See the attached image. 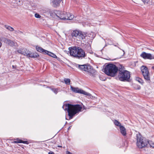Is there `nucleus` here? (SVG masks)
Returning <instances> with one entry per match:
<instances>
[{
  "instance_id": "nucleus-31",
  "label": "nucleus",
  "mask_w": 154,
  "mask_h": 154,
  "mask_svg": "<svg viewBox=\"0 0 154 154\" xmlns=\"http://www.w3.org/2000/svg\"><path fill=\"white\" fill-rule=\"evenodd\" d=\"M12 67H13V68L16 69V66L13 65L12 66Z\"/></svg>"
},
{
  "instance_id": "nucleus-11",
  "label": "nucleus",
  "mask_w": 154,
  "mask_h": 154,
  "mask_svg": "<svg viewBox=\"0 0 154 154\" xmlns=\"http://www.w3.org/2000/svg\"><path fill=\"white\" fill-rule=\"evenodd\" d=\"M25 51V56H26L28 58H38L39 57V55L37 53H33L27 49Z\"/></svg>"
},
{
  "instance_id": "nucleus-28",
  "label": "nucleus",
  "mask_w": 154,
  "mask_h": 154,
  "mask_svg": "<svg viewBox=\"0 0 154 154\" xmlns=\"http://www.w3.org/2000/svg\"><path fill=\"white\" fill-rule=\"evenodd\" d=\"M35 17L36 18H40L41 17V16L38 13H35Z\"/></svg>"
},
{
  "instance_id": "nucleus-22",
  "label": "nucleus",
  "mask_w": 154,
  "mask_h": 154,
  "mask_svg": "<svg viewBox=\"0 0 154 154\" xmlns=\"http://www.w3.org/2000/svg\"><path fill=\"white\" fill-rule=\"evenodd\" d=\"M136 80L141 84H143V81L142 79L139 77H137L136 78Z\"/></svg>"
},
{
  "instance_id": "nucleus-40",
  "label": "nucleus",
  "mask_w": 154,
  "mask_h": 154,
  "mask_svg": "<svg viewBox=\"0 0 154 154\" xmlns=\"http://www.w3.org/2000/svg\"><path fill=\"white\" fill-rule=\"evenodd\" d=\"M114 46H116V45H114Z\"/></svg>"
},
{
  "instance_id": "nucleus-3",
  "label": "nucleus",
  "mask_w": 154,
  "mask_h": 154,
  "mask_svg": "<svg viewBox=\"0 0 154 154\" xmlns=\"http://www.w3.org/2000/svg\"><path fill=\"white\" fill-rule=\"evenodd\" d=\"M118 67L116 65L109 64L105 66L104 72L107 75L112 77L114 76L118 71Z\"/></svg>"
},
{
  "instance_id": "nucleus-39",
  "label": "nucleus",
  "mask_w": 154,
  "mask_h": 154,
  "mask_svg": "<svg viewBox=\"0 0 154 154\" xmlns=\"http://www.w3.org/2000/svg\"><path fill=\"white\" fill-rule=\"evenodd\" d=\"M100 80H102V79H101V77H100Z\"/></svg>"
},
{
  "instance_id": "nucleus-14",
  "label": "nucleus",
  "mask_w": 154,
  "mask_h": 154,
  "mask_svg": "<svg viewBox=\"0 0 154 154\" xmlns=\"http://www.w3.org/2000/svg\"><path fill=\"white\" fill-rule=\"evenodd\" d=\"M4 41L6 44L10 46H13L14 45L15 43L14 42L8 38H4Z\"/></svg>"
},
{
  "instance_id": "nucleus-1",
  "label": "nucleus",
  "mask_w": 154,
  "mask_h": 154,
  "mask_svg": "<svg viewBox=\"0 0 154 154\" xmlns=\"http://www.w3.org/2000/svg\"><path fill=\"white\" fill-rule=\"evenodd\" d=\"M62 108L65 110L67 111L70 119H72L76 114L81 111L82 109V106L80 105H73L69 103L64 104Z\"/></svg>"
},
{
  "instance_id": "nucleus-37",
  "label": "nucleus",
  "mask_w": 154,
  "mask_h": 154,
  "mask_svg": "<svg viewBox=\"0 0 154 154\" xmlns=\"http://www.w3.org/2000/svg\"><path fill=\"white\" fill-rule=\"evenodd\" d=\"M123 52H124V53H123V55H124V54H125L124 51L123 50Z\"/></svg>"
},
{
  "instance_id": "nucleus-20",
  "label": "nucleus",
  "mask_w": 154,
  "mask_h": 154,
  "mask_svg": "<svg viewBox=\"0 0 154 154\" xmlns=\"http://www.w3.org/2000/svg\"><path fill=\"white\" fill-rule=\"evenodd\" d=\"M64 81L66 85H69L70 84V80L69 79L64 78Z\"/></svg>"
},
{
  "instance_id": "nucleus-32",
  "label": "nucleus",
  "mask_w": 154,
  "mask_h": 154,
  "mask_svg": "<svg viewBox=\"0 0 154 154\" xmlns=\"http://www.w3.org/2000/svg\"><path fill=\"white\" fill-rule=\"evenodd\" d=\"M48 154H54L53 152H49Z\"/></svg>"
},
{
  "instance_id": "nucleus-34",
  "label": "nucleus",
  "mask_w": 154,
  "mask_h": 154,
  "mask_svg": "<svg viewBox=\"0 0 154 154\" xmlns=\"http://www.w3.org/2000/svg\"><path fill=\"white\" fill-rule=\"evenodd\" d=\"M71 126H70L68 128V130H70V129H71Z\"/></svg>"
},
{
  "instance_id": "nucleus-26",
  "label": "nucleus",
  "mask_w": 154,
  "mask_h": 154,
  "mask_svg": "<svg viewBox=\"0 0 154 154\" xmlns=\"http://www.w3.org/2000/svg\"><path fill=\"white\" fill-rule=\"evenodd\" d=\"M94 34L93 33L91 32V33L88 34V36L91 38V39H92L93 38L94 36H93Z\"/></svg>"
},
{
  "instance_id": "nucleus-9",
  "label": "nucleus",
  "mask_w": 154,
  "mask_h": 154,
  "mask_svg": "<svg viewBox=\"0 0 154 154\" xmlns=\"http://www.w3.org/2000/svg\"><path fill=\"white\" fill-rule=\"evenodd\" d=\"M141 70L144 79L148 81H150V77L147 67L143 66L141 67Z\"/></svg>"
},
{
  "instance_id": "nucleus-29",
  "label": "nucleus",
  "mask_w": 154,
  "mask_h": 154,
  "mask_svg": "<svg viewBox=\"0 0 154 154\" xmlns=\"http://www.w3.org/2000/svg\"><path fill=\"white\" fill-rule=\"evenodd\" d=\"M20 1L19 0H17L16 1H15V2H14V3H15L17 4L18 5H20V4L19 3H20Z\"/></svg>"
},
{
  "instance_id": "nucleus-25",
  "label": "nucleus",
  "mask_w": 154,
  "mask_h": 154,
  "mask_svg": "<svg viewBox=\"0 0 154 154\" xmlns=\"http://www.w3.org/2000/svg\"><path fill=\"white\" fill-rule=\"evenodd\" d=\"M51 89L55 94H57L58 91L57 88H51Z\"/></svg>"
},
{
  "instance_id": "nucleus-4",
  "label": "nucleus",
  "mask_w": 154,
  "mask_h": 154,
  "mask_svg": "<svg viewBox=\"0 0 154 154\" xmlns=\"http://www.w3.org/2000/svg\"><path fill=\"white\" fill-rule=\"evenodd\" d=\"M136 138V144L138 148L142 149L147 145L148 140L143 137L139 133L137 134Z\"/></svg>"
},
{
  "instance_id": "nucleus-23",
  "label": "nucleus",
  "mask_w": 154,
  "mask_h": 154,
  "mask_svg": "<svg viewBox=\"0 0 154 154\" xmlns=\"http://www.w3.org/2000/svg\"><path fill=\"white\" fill-rule=\"evenodd\" d=\"M5 27L7 29L11 31H12L14 30V29L12 27H11L10 26L5 25Z\"/></svg>"
},
{
  "instance_id": "nucleus-27",
  "label": "nucleus",
  "mask_w": 154,
  "mask_h": 154,
  "mask_svg": "<svg viewBox=\"0 0 154 154\" xmlns=\"http://www.w3.org/2000/svg\"><path fill=\"white\" fill-rule=\"evenodd\" d=\"M15 143H26L27 142V141H23L22 140H20L19 141L17 142V141H14Z\"/></svg>"
},
{
  "instance_id": "nucleus-18",
  "label": "nucleus",
  "mask_w": 154,
  "mask_h": 154,
  "mask_svg": "<svg viewBox=\"0 0 154 154\" xmlns=\"http://www.w3.org/2000/svg\"><path fill=\"white\" fill-rule=\"evenodd\" d=\"M45 54H47L49 56L54 58H57V56L55 54L48 51L47 52H46Z\"/></svg>"
},
{
  "instance_id": "nucleus-17",
  "label": "nucleus",
  "mask_w": 154,
  "mask_h": 154,
  "mask_svg": "<svg viewBox=\"0 0 154 154\" xmlns=\"http://www.w3.org/2000/svg\"><path fill=\"white\" fill-rule=\"evenodd\" d=\"M120 130L121 134L124 136H125L126 134V129L123 126H120Z\"/></svg>"
},
{
  "instance_id": "nucleus-6",
  "label": "nucleus",
  "mask_w": 154,
  "mask_h": 154,
  "mask_svg": "<svg viewBox=\"0 0 154 154\" xmlns=\"http://www.w3.org/2000/svg\"><path fill=\"white\" fill-rule=\"evenodd\" d=\"M118 75L119 80L122 81H129L130 76V72L127 70H122L121 69H119Z\"/></svg>"
},
{
  "instance_id": "nucleus-2",
  "label": "nucleus",
  "mask_w": 154,
  "mask_h": 154,
  "mask_svg": "<svg viewBox=\"0 0 154 154\" xmlns=\"http://www.w3.org/2000/svg\"><path fill=\"white\" fill-rule=\"evenodd\" d=\"M69 49L70 55L75 57L82 59L87 56V54L83 49L80 47L76 46L71 47H69Z\"/></svg>"
},
{
  "instance_id": "nucleus-38",
  "label": "nucleus",
  "mask_w": 154,
  "mask_h": 154,
  "mask_svg": "<svg viewBox=\"0 0 154 154\" xmlns=\"http://www.w3.org/2000/svg\"><path fill=\"white\" fill-rule=\"evenodd\" d=\"M140 88H138V89H140Z\"/></svg>"
},
{
  "instance_id": "nucleus-24",
  "label": "nucleus",
  "mask_w": 154,
  "mask_h": 154,
  "mask_svg": "<svg viewBox=\"0 0 154 154\" xmlns=\"http://www.w3.org/2000/svg\"><path fill=\"white\" fill-rule=\"evenodd\" d=\"M151 147H152L153 148H154V143L152 141H149L148 140V143Z\"/></svg>"
},
{
  "instance_id": "nucleus-35",
  "label": "nucleus",
  "mask_w": 154,
  "mask_h": 154,
  "mask_svg": "<svg viewBox=\"0 0 154 154\" xmlns=\"http://www.w3.org/2000/svg\"><path fill=\"white\" fill-rule=\"evenodd\" d=\"M152 68L153 69H154V66H153L152 67Z\"/></svg>"
},
{
  "instance_id": "nucleus-19",
  "label": "nucleus",
  "mask_w": 154,
  "mask_h": 154,
  "mask_svg": "<svg viewBox=\"0 0 154 154\" xmlns=\"http://www.w3.org/2000/svg\"><path fill=\"white\" fill-rule=\"evenodd\" d=\"M26 49L22 48L17 50V52L20 54L25 55V50Z\"/></svg>"
},
{
  "instance_id": "nucleus-13",
  "label": "nucleus",
  "mask_w": 154,
  "mask_h": 154,
  "mask_svg": "<svg viewBox=\"0 0 154 154\" xmlns=\"http://www.w3.org/2000/svg\"><path fill=\"white\" fill-rule=\"evenodd\" d=\"M42 12L41 13H46L48 15H50V16H52L53 12L51 10L49 9H45L42 10Z\"/></svg>"
},
{
  "instance_id": "nucleus-15",
  "label": "nucleus",
  "mask_w": 154,
  "mask_h": 154,
  "mask_svg": "<svg viewBox=\"0 0 154 154\" xmlns=\"http://www.w3.org/2000/svg\"><path fill=\"white\" fill-rule=\"evenodd\" d=\"M36 50L41 53H42L44 54H45L46 52H47V51L45 50L40 47L36 46Z\"/></svg>"
},
{
  "instance_id": "nucleus-8",
  "label": "nucleus",
  "mask_w": 154,
  "mask_h": 154,
  "mask_svg": "<svg viewBox=\"0 0 154 154\" xmlns=\"http://www.w3.org/2000/svg\"><path fill=\"white\" fill-rule=\"evenodd\" d=\"M79 69L82 71H84L88 73L93 74L95 73L96 71L89 64L79 65Z\"/></svg>"
},
{
  "instance_id": "nucleus-16",
  "label": "nucleus",
  "mask_w": 154,
  "mask_h": 154,
  "mask_svg": "<svg viewBox=\"0 0 154 154\" xmlns=\"http://www.w3.org/2000/svg\"><path fill=\"white\" fill-rule=\"evenodd\" d=\"M62 0H53L52 2V6L54 7L59 6L60 2Z\"/></svg>"
},
{
  "instance_id": "nucleus-36",
  "label": "nucleus",
  "mask_w": 154,
  "mask_h": 154,
  "mask_svg": "<svg viewBox=\"0 0 154 154\" xmlns=\"http://www.w3.org/2000/svg\"><path fill=\"white\" fill-rule=\"evenodd\" d=\"M58 147H61L62 146H58Z\"/></svg>"
},
{
  "instance_id": "nucleus-5",
  "label": "nucleus",
  "mask_w": 154,
  "mask_h": 154,
  "mask_svg": "<svg viewBox=\"0 0 154 154\" xmlns=\"http://www.w3.org/2000/svg\"><path fill=\"white\" fill-rule=\"evenodd\" d=\"M55 14L56 16L62 20H72L74 17L73 15L65 11H57Z\"/></svg>"
},
{
  "instance_id": "nucleus-21",
  "label": "nucleus",
  "mask_w": 154,
  "mask_h": 154,
  "mask_svg": "<svg viewBox=\"0 0 154 154\" xmlns=\"http://www.w3.org/2000/svg\"><path fill=\"white\" fill-rule=\"evenodd\" d=\"M114 123L116 125L118 126H119V127H120V126H122V125H121V124L120 122L116 120H114Z\"/></svg>"
},
{
  "instance_id": "nucleus-30",
  "label": "nucleus",
  "mask_w": 154,
  "mask_h": 154,
  "mask_svg": "<svg viewBox=\"0 0 154 154\" xmlns=\"http://www.w3.org/2000/svg\"><path fill=\"white\" fill-rule=\"evenodd\" d=\"M66 154H72V153L71 152H69L68 151H66Z\"/></svg>"
},
{
  "instance_id": "nucleus-7",
  "label": "nucleus",
  "mask_w": 154,
  "mask_h": 154,
  "mask_svg": "<svg viewBox=\"0 0 154 154\" xmlns=\"http://www.w3.org/2000/svg\"><path fill=\"white\" fill-rule=\"evenodd\" d=\"M71 35L72 38H78L79 40H83L87 36V33L77 30H73L71 33Z\"/></svg>"
},
{
  "instance_id": "nucleus-12",
  "label": "nucleus",
  "mask_w": 154,
  "mask_h": 154,
  "mask_svg": "<svg viewBox=\"0 0 154 154\" xmlns=\"http://www.w3.org/2000/svg\"><path fill=\"white\" fill-rule=\"evenodd\" d=\"M140 57L144 59L152 60L154 59V56L151 54L143 52L140 54Z\"/></svg>"
},
{
  "instance_id": "nucleus-10",
  "label": "nucleus",
  "mask_w": 154,
  "mask_h": 154,
  "mask_svg": "<svg viewBox=\"0 0 154 154\" xmlns=\"http://www.w3.org/2000/svg\"><path fill=\"white\" fill-rule=\"evenodd\" d=\"M71 90L73 92L76 93H79L81 94H83L84 95L90 96L91 94L88 93H87L83 90L80 89L78 88H75L72 86H70Z\"/></svg>"
},
{
  "instance_id": "nucleus-33",
  "label": "nucleus",
  "mask_w": 154,
  "mask_h": 154,
  "mask_svg": "<svg viewBox=\"0 0 154 154\" xmlns=\"http://www.w3.org/2000/svg\"><path fill=\"white\" fill-rule=\"evenodd\" d=\"M2 43L0 42V48H1V47L2 46Z\"/></svg>"
}]
</instances>
